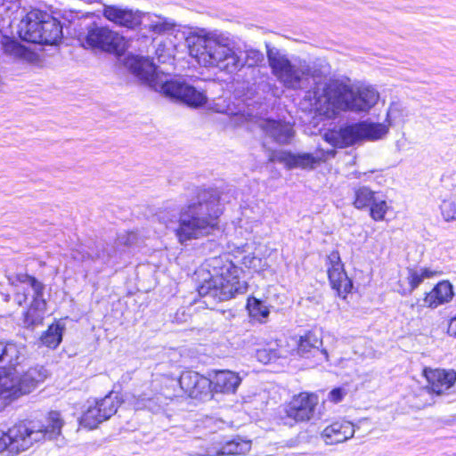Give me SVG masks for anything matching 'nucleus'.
I'll list each match as a JSON object with an SVG mask.
<instances>
[{
	"mask_svg": "<svg viewBox=\"0 0 456 456\" xmlns=\"http://www.w3.org/2000/svg\"><path fill=\"white\" fill-rule=\"evenodd\" d=\"M388 133V126L381 123L362 121L336 130L328 131L324 138L334 147L345 148L363 140H379Z\"/></svg>",
	"mask_w": 456,
	"mask_h": 456,
	"instance_id": "obj_9",
	"label": "nucleus"
},
{
	"mask_svg": "<svg viewBox=\"0 0 456 456\" xmlns=\"http://www.w3.org/2000/svg\"><path fill=\"white\" fill-rule=\"evenodd\" d=\"M47 377V370L42 366L29 368L23 374L18 373V380L21 395L30 393L37 384L43 382Z\"/></svg>",
	"mask_w": 456,
	"mask_h": 456,
	"instance_id": "obj_27",
	"label": "nucleus"
},
{
	"mask_svg": "<svg viewBox=\"0 0 456 456\" xmlns=\"http://www.w3.org/2000/svg\"><path fill=\"white\" fill-rule=\"evenodd\" d=\"M454 296L452 285L448 281L438 282L433 289L426 294L424 304L430 308L450 302Z\"/></svg>",
	"mask_w": 456,
	"mask_h": 456,
	"instance_id": "obj_23",
	"label": "nucleus"
},
{
	"mask_svg": "<svg viewBox=\"0 0 456 456\" xmlns=\"http://www.w3.org/2000/svg\"><path fill=\"white\" fill-rule=\"evenodd\" d=\"M402 107L398 103H392L387 110V119L389 123L395 121L401 118L400 112Z\"/></svg>",
	"mask_w": 456,
	"mask_h": 456,
	"instance_id": "obj_43",
	"label": "nucleus"
},
{
	"mask_svg": "<svg viewBox=\"0 0 456 456\" xmlns=\"http://www.w3.org/2000/svg\"><path fill=\"white\" fill-rule=\"evenodd\" d=\"M447 333L451 337L456 338V315L450 319L447 328Z\"/></svg>",
	"mask_w": 456,
	"mask_h": 456,
	"instance_id": "obj_45",
	"label": "nucleus"
},
{
	"mask_svg": "<svg viewBox=\"0 0 456 456\" xmlns=\"http://www.w3.org/2000/svg\"><path fill=\"white\" fill-rule=\"evenodd\" d=\"M178 382L181 389L191 398L202 400L211 395L210 379L196 371H183Z\"/></svg>",
	"mask_w": 456,
	"mask_h": 456,
	"instance_id": "obj_16",
	"label": "nucleus"
},
{
	"mask_svg": "<svg viewBox=\"0 0 456 456\" xmlns=\"http://www.w3.org/2000/svg\"><path fill=\"white\" fill-rule=\"evenodd\" d=\"M23 428L27 430L26 440L29 439L28 449L36 443L45 439H54L61 433L64 420L59 411H52L45 417L44 422H22Z\"/></svg>",
	"mask_w": 456,
	"mask_h": 456,
	"instance_id": "obj_10",
	"label": "nucleus"
},
{
	"mask_svg": "<svg viewBox=\"0 0 456 456\" xmlns=\"http://www.w3.org/2000/svg\"><path fill=\"white\" fill-rule=\"evenodd\" d=\"M8 281L11 285L17 288L14 301L19 305H22L27 302L29 295V292H27V289L24 286H27L32 291V302L28 311L24 314V326L33 329L36 326L41 325L46 310V301L44 298L45 285L35 277L27 273H17L8 276Z\"/></svg>",
	"mask_w": 456,
	"mask_h": 456,
	"instance_id": "obj_7",
	"label": "nucleus"
},
{
	"mask_svg": "<svg viewBox=\"0 0 456 456\" xmlns=\"http://www.w3.org/2000/svg\"><path fill=\"white\" fill-rule=\"evenodd\" d=\"M438 274H440L439 272L428 267L419 269L408 268L406 277L408 281V288L404 289L403 293H411L423 282L425 279H430Z\"/></svg>",
	"mask_w": 456,
	"mask_h": 456,
	"instance_id": "obj_28",
	"label": "nucleus"
},
{
	"mask_svg": "<svg viewBox=\"0 0 456 456\" xmlns=\"http://www.w3.org/2000/svg\"><path fill=\"white\" fill-rule=\"evenodd\" d=\"M247 307L250 315L255 318H265L270 313L268 307L262 301L255 297L248 299Z\"/></svg>",
	"mask_w": 456,
	"mask_h": 456,
	"instance_id": "obj_36",
	"label": "nucleus"
},
{
	"mask_svg": "<svg viewBox=\"0 0 456 456\" xmlns=\"http://www.w3.org/2000/svg\"><path fill=\"white\" fill-rule=\"evenodd\" d=\"M118 255V249L114 246L105 243H99L95 246V249L87 253V258L99 259L104 263H109Z\"/></svg>",
	"mask_w": 456,
	"mask_h": 456,
	"instance_id": "obj_33",
	"label": "nucleus"
},
{
	"mask_svg": "<svg viewBox=\"0 0 456 456\" xmlns=\"http://www.w3.org/2000/svg\"><path fill=\"white\" fill-rule=\"evenodd\" d=\"M95 403L101 409L102 416L104 420L109 419L113 414H115L120 404L118 396L113 394H110L100 401H95Z\"/></svg>",
	"mask_w": 456,
	"mask_h": 456,
	"instance_id": "obj_34",
	"label": "nucleus"
},
{
	"mask_svg": "<svg viewBox=\"0 0 456 456\" xmlns=\"http://www.w3.org/2000/svg\"><path fill=\"white\" fill-rule=\"evenodd\" d=\"M307 94L314 101L313 105L325 112H368L379 99V92L370 86H352L339 80L318 82Z\"/></svg>",
	"mask_w": 456,
	"mask_h": 456,
	"instance_id": "obj_3",
	"label": "nucleus"
},
{
	"mask_svg": "<svg viewBox=\"0 0 456 456\" xmlns=\"http://www.w3.org/2000/svg\"><path fill=\"white\" fill-rule=\"evenodd\" d=\"M251 449V442L237 436L230 441L215 442L210 445H202L200 451H192L191 456H232L245 454Z\"/></svg>",
	"mask_w": 456,
	"mask_h": 456,
	"instance_id": "obj_12",
	"label": "nucleus"
},
{
	"mask_svg": "<svg viewBox=\"0 0 456 456\" xmlns=\"http://www.w3.org/2000/svg\"><path fill=\"white\" fill-rule=\"evenodd\" d=\"M26 432L22 422L13 425L7 432L0 430V453L8 451L9 453L17 455L27 451L29 439L26 440Z\"/></svg>",
	"mask_w": 456,
	"mask_h": 456,
	"instance_id": "obj_17",
	"label": "nucleus"
},
{
	"mask_svg": "<svg viewBox=\"0 0 456 456\" xmlns=\"http://www.w3.org/2000/svg\"><path fill=\"white\" fill-rule=\"evenodd\" d=\"M21 395L20 389L18 372L13 371L0 373V399L6 401L9 403L14 398Z\"/></svg>",
	"mask_w": 456,
	"mask_h": 456,
	"instance_id": "obj_26",
	"label": "nucleus"
},
{
	"mask_svg": "<svg viewBox=\"0 0 456 456\" xmlns=\"http://www.w3.org/2000/svg\"><path fill=\"white\" fill-rule=\"evenodd\" d=\"M261 126L266 134L281 144L289 143L294 136L293 127L289 122L266 119L263 121Z\"/></svg>",
	"mask_w": 456,
	"mask_h": 456,
	"instance_id": "obj_22",
	"label": "nucleus"
},
{
	"mask_svg": "<svg viewBox=\"0 0 456 456\" xmlns=\"http://www.w3.org/2000/svg\"><path fill=\"white\" fill-rule=\"evenodd\" d=\"M190 55L206 68H217L228 73L253 67L264 61V54L256 49H247L243 60L234 39L226 32L196 28L185 38Z\"/></svg>",
	"mask_w": 456,
	"mask_h": 456,
	"instance_id": "obj_1",
	"label": "nucleus"
},
{
	"mask_svg": "<svg viewBox=\"0 0 456 456\" xmlns=\"http://www.w3.org/2000/svg\"><path fill=\"white\" fill-rule=\"evenodd\" d=\"M25 351L21 345L0 342V369L19 365L25 357Z\"/></svg>",
	"mask_w": 456,
	"mask_h": 456,
	"instance_id": "obj_25",
	"label": "nucleus"
},
{
	"mask_svg": "<svg viewBox=\"0 0 456 456\" xmlns=\"http://www.w3.org/2000/svg\"><path fill=\"white\" fill-rule=\"evenodd\" d=\"M147 18L149 22L145 25V27L150 31L158 35L167 33L172 30L175 26L174 21L165 17L147 14Z\"/></svg>",
	"mask_w": 456,
	"mask_h": 456,
	"instance_id": "obj_31",
	"label": "nucleus"
},
{
	"mask_svg": "<svg viewBox=\"0 0 456 456\" xmlns=\"http://www.w3.org/2000/svg\"><path fill=\"white\" fill-rule=\"evenodd\" d=\"M19 35L23 41L54 45L62 39L61 22L47 12L33 10L20 21Z\"/></svg>",
	"mask_w": 456,
	"mask_h": 456,
	"instance_id": "obj_8",
	"label": "nucleus"
},
{
	"mask_svg": "<svg viewBox=\"0 0 456 456\" xmlns=\"http://www.w3.org/2000/svg\"><path fill=\"white\" fill-rule=\"evenodd\" d=\"M328 276L333 289L340 297H346L353 284L344 270L338 251H332L327 257Z\"/></svg>",
	"mask_w": 456,
	"mask_h": 456,
	"instance_id": "obj_14",
	"label": "nucleus"
},
{
	"mask_svg": "<svg viewBox=\"0 0 456 456\" xmlns=\"http://www.w3.org/2000/svg\"><path fill=\"white\" fill-rule=\"evenodd\" d=\"M208 265L212 268L211 277L199 287L200 297L220 302L247 291V282L240 280V270L231 261L214 257Z\"/></svg>",
	"mask_w": 456,
	"mask_h": 456,
	"instance_id": "obj_6",
	"label": "nucleus"
},
{
	"mask_svg": "<svg viewBox=\"0 0 456 456\" xmlns=\"http://www.w3.org/2000/svg\"><path fill=\"white\" fill-rule=\"evenodd\" d=\"M64 325L61 322L51 324L40 337L41 344L49 347L56 348L62 340Z\"/></svg>",
	"mask_w": 456,
	"mask_h": 456,
	"instance_id": "obj_30",
	"label": "nucleus"
},
{
	"mask_svg": "<svg viewBox=\"0 0 456 456\" xmlns=\"http://www.w3.org/2000/svg\"><path fill=\"white\" fill-rule=\"evenodd\" d=\"M370 206V216L376 221L383 220L387 210V202L375 198Z\"/></svg>",
	"mask_w": 456,
	"mask_h": 456,
	"instance_id": "obj_38",
	"label": "nucleus"
},
{
	"mask_svg": "<svg viewBox=\"0 0 456 456\" xmlns=\"http://www.w3.org/2000/svg\"><path fill=\"white\" fill-rule=\"evenodd\" d=\"M266 55L273 75L286 88L297 90L310 77L318 82H328L323 77L322 71L315 63H310L298 57L289 59L285 51L265 43Z\"/></svg>",
	"mask_w": 456,
	"mask_h": 456,
	"instance_id": "obj_5",
	"label": "nucleus"
},
{
	"mask_svg": "<svg viewBox=\"0 0 456 456\" xmlns=\"http://www.w3.org/2000/svg\"><path fill=\"white\" fill-rule=\"evenodd\" d=\"M270 162L285 164L289 168H313L320 159L310 153L293 154L284 151H271L268 155Z\"/></svg>",
	"mask_w": 456,
	"mask_h": 456,
	"instance_id": "obj_19",
	"label": "nucleus"
},
{
	"mask_svg": "<svg viewBox=\"0 0 456 456\" xmlns=\"http://www.w3.org/2000/svg\"><path fill=\"white\" fill-rule=\"evenodd\" d=\"M126 64L131 72L141 80L167 97L195 108L202 106L207 102L204 92L197 90L185 82L168 80L159 75L156 65L148 58L131 56L127 58Z\"/></svg>",
	"mask_w": 456,
	"mask_h": 456,
	"instance_id": "obj_4",
	"label": "nucleus"
},
{
	"mask_svg": "<svg viewBox=\"0 0 456 456\" xmlns=\"http://www.w3.org/2000/svg\"><path fill=\"white\" fill-rule=\"evenodd\" d=\"M424 376L428 380L426 387L429 393L440 395L451 388L456 381V372L454 370H446L442 369L424 370Z\"/></svg>",
	"mask_w": 456,
	"mask_h": 456,
	"instance_id": "obj_18",
	"label": "nucleus"
},
{
	"mask_svg": "<svg viewBox=\"0 0 456 456\" xmlns=\"http://www.w3.org/2000/svg\"><path fill=\"white\" fill-rule=\"evenodd\" d=\"M0 45L6 55L20 59H28L30 57L31 53L12 37L3 36Z\"/></svg>",
	"mask_w": 456,
	"mask_h": 456,
	"instance_id": "obj_29",
	"label": "nucleus"
},
{
	"mask_svg": "<svg viewBox=\"0 0 456 456\" xmlns=\"http://www.w3.org/2000/svg\"><path fill=\"white\" fill-rule=\"evenodd\" d=\"M375 198V192L373 191L369 187L361 186L354 190V200L353 204L356 208L362 209L370 207Z\"/></svg>",
	"mask_w": 456,
	"mask_h": 456,
	"instance_id": "obj_35",
	"label": "nucleus"
},
{
	"mask_svg": "<svg viewBox=\"0 0 456 456\" xmlns=\"http://www.w3.org/2000/svg\"><path fill=\"white\" fill-rule=\"evenodd\" d=\"M222 213L217 190L196 189L195 195L181 208L178 224L174 228L178 241L183 244L212 233Z\"/></svg>",
	"mask_w": 456,
	"mask_h": 456,
	"instance_id": "obj_2",
	"label": "nucleus"
},
{
	"mask_svg": "<svg viewBox=\"0 0 456 456\" xmlns=\"http://www.w3.org/2000/svg\"><path fill=\"white\" fill-rule=\"evenodd\" d=\"M123 44L124 38L118 33L107 27L92 25L87 28L83 45L88 48L115 53L123 47Z\"/></svg>",
	"mask_w": 456,
	"mask_h": 456,
	"instance_id": "obj_11",
	"label": "nucleus"
},
{
	"mask_svg": "<svg viewBox=\"0 0 456 456\" xmlns=\"http://www.w3.org/2000/svg\"><path fill=\"white\" fill-rule=\"evenodd\" d=\"M102 415L101 409L94 402V403L90 404L83 413L80 419V425L89 429L95 428L100 423L104 421Z\"/></svg>",
	"mask_w": 456,
	"mask_h": 456,
	"instance_id": "obj_32",
	"label": "nucleus"
},
{
	"mask_svg": "<svg viewBox=\"0 0 456 456\" xmlns=\"http://www.w3.org/2000/svg\"><path fill=\"white\" fill-rule=\"evenodd\" d=\"M134 405L135 410L149 409L150 411H153L155 402L153 398L140 395L136 398Z\"/></svg>",
	"mask_w": 456,
	"mask_h": 456,
	"instance_id": "obj_42",
	"label": "nucleus"
},
{
	"mask_svg": "<svg viewBox=\"0 0 456 456\" xmlns=\"http://www.w3.org/2000/svg\"><path fill=\"white\" fill-rule=\"evenodd\" d=\"M102 16L109 21L127 28H135L141 25L145 13L115 4H104Z\"/></svg>",
	"mask_w": 456,
	"mask_h": 456,
	"instance_id": "obj_13",
	"label": "nucleus"
},
{
	"mask_svg": "<svg viewBox=\"0 0 456 456\" xmlns=\"http://www.w3.org/2000/svg\"><path fill=\"white\" fill-rule=\"evenodd\" d=\"M322 339L316 333L309 331L305 336L300 337L297 341V353L302 357H307L309 353L319 354L323 359L328 361L329 354L326 349H321Z\"/></svg>",
	"mask_w": 456,
	"mask_h": 456,
	"instance_id": "obj_24",
	"label": "nucleus"
},
{
	"mask_svg": "<svg viewBox=\"0 0 456 456\" xmlns=\"http://www.w3.org/2000/svg\"><path fill=\"white\" fill-rule=\"evenodd\" d=\"M318 396L314 394L300 393L295 395L286 407V415L296 422L307 421L314 414Z\"/></svg>",
	"mask_w": 456,
	"mask_h": 456,
	"instance_id": "obj_15",
	"label": "nucleus"
},
{
	"mask_svg": "<svg viewBox=\"0 0 456 456\" xmlns=\"http://www.w3.org/2000/svg\"><path fill=\"white\" fill-rule=\"evenodd\" d=\"M354 425L346 419L332 422L322 432L321 436L327 444L344 443L354 436Z\"/></svg>",
	"mask_w": 456,
	"mask_h": 456,
	"instance_id": "obj_20",
	"label": "nucleus"
},
{
	"mask_svg": "<svg viewBox=\"0 0 456 456\" xmlns=\"http://www.w3.org/2000/svg\"><path fill=\"white\" fill-rule=\"evenodd\" d=\"M346 393L342 388H334L329 394V400L337 403L343 400Z\"/></svg>",
	"mask_w": 456,
	"mask_h": 456,
	"instance_id": "obj_44",
	"label": "nucleus"
},
{
	"mask_svg": "<svg viewBox=\"0 0 456 456\" xmlns=\"http://www.w3.org/2000/svg\"><path fill=\"white\" fill-rule=\"evenodd\" d=\"M281 356L278 349L273 347L258 349L256 351V358L263 363H268Z\"/></svg>",
	"mask_w": 456,
	"mask_h": 456,
	"instance_id": "obj_39",
	"label": "nucleus"
},
{
	"mask_svg": "<svg viewBox=\"0 0 456 456\" xmlns=\"http://www.w3.org/2000/svg\"><path fill=\"white\" fill-rule=\"evenodd\" d=\"M157 217L160 223H163L167 228H172L176 224V214L169 210H161Z\"/></svg>",
	"mask_w": 456,
	"mask_h": 456,
	"instance_id": "obj_41",
	"label": "nucleus"
},
{
	"mask_svg": "<svg viewBox=\"0 0 456 456\" xmlns=\"http://www.w3.org/2000/svg\"><path fill=\"white\" fill-rule=\"evenodd\" d=\"M211 393H235L241 382L240 376L231 370H217L215 376L210 379Z\"/></svg>",
	"mask_w": 456,
	"mask_h": 456,
	"instance_id": "obj_21",
	"label": "nucleus"
},
{
	"mask_svg": "<svg viewBox=\"0 0 456 456\" xmlns=\"http://www.w3.org/2000/svg\"><path fill=\"white\" fill-rule=\"evenodd\" d=\"M440 210L445 221L456 220V196L443 200Z\"/></svg>",
	"mask_w": 456,
	"mask_h": 456,
	"instance_id": "obj_37",
	"label": "nucleus"
},
{
	"mask_svg": "<svg viewBox=\"0 0 456 456\" xmlns=\"http://www.w3.org/2000/svg\"><path fill=\"white\" fill-rule=\"evenodd\" d=\"M138 236L134 232H125L118 235L117 246L130 247L137 243Z\"/></svg>",
	"mask_w": 456,
	"mask_h": 456,
	"instance_id": "obj_40",
	"label": "nucleus"
}]
</instances>
